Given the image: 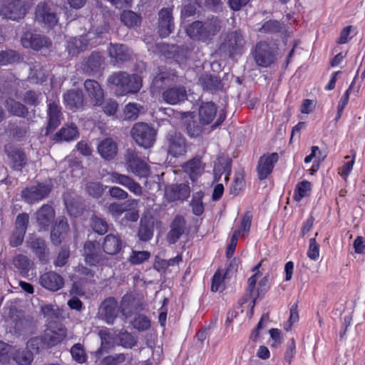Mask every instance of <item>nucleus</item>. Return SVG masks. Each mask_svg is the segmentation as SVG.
<instances>
[{"mask_svg": "<svg viewBox=\"0 0 365 365\" xmlns=\"http://www.w3.org/2000/svg\"><path fill=\"white\" fill-rule=\"evenodd\" d=\"M130 135L138 145L148 148L153 145L156 131L145 123H137L131 128Z\"/></svg>", "mask_w": 365, "mask_h": 365, "instance_id": "obj_1", "label": "nucleus"}, {"mask_svg": "<svg viewBox=\"0 0 365 365\" xmlns=\"http://www.w3.org/2000/svg\"><path fill=\"white\" fill-rule=\"evenodd\" d=\"M31 5V0H6L0 10L3 18L16 20L23 18Z\"/></svg>", "mask_w": 365, "mask_h": 365, "instance_id": "obj_2", "label": "nucleus"}, {"mask_svg": "<svg viewBox=\"0 0 365 365\" xmlns=\"http://www.w3.org/2000/svg\"><path fill=\"white\" fill-rule=\"evenodd\" d=\"M245 41L240 31H232L223 38L221 49L232 57L242 53Z\"/></svg>", "mask_w": 365, "mask_h": 365, "instance_id": "obj_3", "label": "nucleus"}, {"mask_svg": "<svg viewBox=\"0 0 365 365\" xmlns=\"http://www.w3.org/2000/svg\"><path fill=\"white\" fill-rule=\"evenodd\" d=\"M125 160L128 168L135 175L140 177L148 175V165L144 160L140 159L134 150L128 149L126 150Z\"/></svg>", "mask_w": 365, "mask_h": 365, "instance_id": "obj_4", "label": "nucleus"}, {"mask_svg": "<svg viewBox=\"0 0 365 365\" xmlns=\"http://www.w3.org/2000/svg\"><path fill=\"white\" fill-rule=\"evenodd\" d=\"M26 243L41 264H46L49 262L50 251L44 239L34 235L29 238Z\"/></svg>", "mask_w": 365, "mask_h": 365, "instance_id": "obj_5", "label": "nucleus"}, {"mask_svg": "<svg viewBox=\"0 0 365 365\" xmlns=\"http://www.w3.org/2000/svg\"><path fill=\"white\" fill-rule=\"evenodd\" d=\"M174 28L172 8H163L158 12V30L159 35L165 38L173 31Z\"/></svg>", "mask_w": 365, "mask_h": 365, "instance_id": "obj_6", "label": "nucleus"}, {"mask_svg": "<svg viewBox=\"0 0 365 365\" xmlns=\"http://www.w3.org/2000/svg\"><path fill=\"white\" fill-rule=\"evenodd\" d=\"M105 68V59L99 53L93 52L82 63L83 73L88 76L101 74Z\"/></svg>", "mask_w": 365, "mask_h": 365, "instance_id": "obj_7", "label": "nucleus"}, {"mask_svg": "<svg viewBox=\"0 0 365 365\" xmlns=\"http://www.w3.org/2000/svg\"><path fill=\"white\" fill-rule=\"evenodd\" d=\"M143 297L136 294H125L120 303V312L125 317H130L134 312L143 309Z\"/></svg>", "mask_w": 365, "mask_h": 365, "instance_id": "obj_8", "label": "nucleus"}, {"mask_svg": "<svg viewBox=\"0 0 365 365\" xmlns=\"http://www.w3.org/2000/svg\"><path fill=\"white\" fill-rule=\"evenodd\" d=\"M253 56L259 66L267 67L274 61V55L266 42H259L256 45Z\"/></svg>", "mask_w": 365, "mask_h": 365, "instance_id": "obj_9", "label": "nucleus"}, {"mask_svg": "<svg viewBox=\"0 0 365 365\" xmlns=\"http://www.w3.org/2000/svg\"><path fill=\"white\" fill-rule=\"evenodd\" d=\"M21 41L24 48H30L37 51L43 48H49L51 46V40L46 36L29 32L24 34Z\"/></svg>", "mask_w": 365, "mask_h": 365, "instance_id": "obj_10", "label": "nucleus"}, {"mask_svg": "<svg viewBox=\"0 0 365 365\" xmlns=\"http://www.w3.org/2000/svg\"><path fill=\"white\" fill-rule=\"evenodd\" d=\"M118 302L114 297L106 299L98 309L99 318L106 321L108 324L113 323L118 316Z\"/></svg>", "mask_w": 365, "mask_h": 365, "instance_id": "obj_11", "label": "nucleus"}, {"mask_svg": "<svg viewBox=\"0 0 365 365\" xmlns=\"http://www.w3.org/2000/svg\"><path fill=\"white\" fill-rule=\"evenodd\" d=\"M55 210L52 206L45 204L35 213L36 222L40 230H47L55 219Z\"/></svg>", "mask_w": 365, "mask_h": 365, "instance_id": "obj_12", "label": "nucleus"}, {"mask_svg": "<svg viewBox=\"0 0 365 365\" xmlns=\"http://www.w3.org/2000/svg\"><path fill=\"white\" fill-rule=\"evenodd\" d=\"M36 20L48 26H53L58 22V19L56 12L53 9L47 4H39L35 12Z\"/></svg>", "mask_w": 365, "mask_h": 365, "instance_id": "obj_13", "label": "nucleus"}, {"mask_svg": "<svg viewBox=\"0 0 365 365\" xmlns=\"http://www.w3.org/2000/svg\"><path fill=\"white\" fill-rule=\"evenodd\" d=\"M279 160V155L277 153L263 155L259 158L257 170L258 177L260 180H264L272 173L274 165Z\"/></svg>", "mask_w": 365, "mask_h": 365, "instance_id": "obj_14", "label": "nucleus"}, {"mask_svg": "<svg viewBox=\"0 0 365 365\" xmlns=\"http://www.w3.org/2000/svg\"><path fill=\"white\" fill-rule=\"evenodd\" d=\"M51 188L48 185L40 184L22 190L21 196L26 202L33 204L36 201L45 198L50 192Z\"/></svg>", "mask_w": 365, "mask_h": 365, "instance_id": "obj_15", "label": "nucleus"}, {"mask_svg": "<svg viewBox=\"0 0 365 365\" xmlns=\"http://www.w3.org/2000/svg\"><path fill=\"white\" fill-rule=\"evenodd\" d=\"M108 176L111 182L120 184L137 195L142 194V187L132 178L117 172H111L108 173Z\"/></svg>", "mask_w": 365, "mask_h": 365, "instance_id": "obj_16", "label": "nucleus"}, {"mask_svg": "<svg viewBox=\"0 0 365 365\" xmlns=\"http://www.w3.org/2000/svg\"><path fill=\"white\" fill-rule=\"evenodd\" d=\"M40 284L45 289L56 292L64 285L63 278L55 272H47L43 274L39 278Z\"/></svg>", "mask_w": 365, "mask_h": 365, "instance_id": "obj_17", "label": "nucleus"}, {"mask_svg": "<svg viewBox=\"0 0 365 365\" xmlns=\"http://www.w3.org/2000/svg\"><path fill=\"white\" fill-rule=\"evenodd\" d=\"M85 260L89 265H96L103 259L100 244L96 241H87L83 247Z\"/></svg>", "mask_w": 365, "mask_h": 365, "instance_id": "obj_18", "label": "nucleus"}, {"mask_svg": "<svg viewBox=\"0 0 365 365\" xmlns=\"http://www.w3.org/2000/svg\"><path fill=\"white\" fill-rule=\"evenodd\" d=\"M84 88L93 105L96 106H101L104 93L101 85L96 81L87 79L84 82Z\"/></svg>", "mask_w": 365, "mask_h": 365, "instance_id": "obj_19", "label": "nucleus"}, {"mask_svg": "<svg viewBox=\"0 0 365 365\" xmlns=\"http://www.w3.org/2000/svg\"><path fill=\"white\" fill-rule=\"evenodd\" d=\"M66 336V330L63 327H53L50 325L45 331L43 338L48 348L56 346Z\"/></svg>", "mask_w": 365, "mask_h": 365, "instance_id": "obj_20", "label": "nucleus"}, {"mask_svg": "<svg viewBox=\"0 0 365 365\" xmlns=\"http://www.w3.org/2000/svg\"><path fill=\"white\" fill-rule=\"evenodd\" d=\"M190 189L185 183L171 185L165 187V195L169 201L184 200L189 197Z\"/></svg>", "mask_w": 365, "mask_h": 365, "instance_id": "obj_21", "label": "nucleus"}, {"mask_svg": "<svg viewBox=\"0 0 365 365\" xmlns=\"http://www.w3.org/2000/svg\"><path fill=\"white\" fill-rule=\"evenodd\" d=\"M162 98L167 103L175 105L187 98V91L184 86H175L165 91Z\"/></svg>", "mask_w": 365, "mask_h": 365, "instance_id": "obj_22", "label": "nucleus"}, {"mask_svg": "<svg viewBox=\"0 0 365 365\" xmlns=\"http://www.w3.org/2000/svg\"><path fill=\"white\" fill-rule=\"evenodd\" d=\"M68 230V224L67 220L64 217H59L51 232V240L55 245L61 243L62 240L65 237Z\"/></svg>", "mask_w": 365, "mask_h": 365, "instance_id": "obj_23", "label": "nucleus"}, {"mask_svg": "<svg viewBox=\"0 0 365 365\" xmlns=\"http://www.w3.org/2000/svg\"><path fill=\"white\" fill-rule=\"evenodd\" d=\"M205 26L201 21H195L186 28V34L194 40L207 42L210 41Z\"/></svg>", "mask_w": 365, "mask_h": 365, "instance_id": "obj_24", "label": "nucleus"}, {"mask_svg": "<svg viewBox=\"0 0 365 365\" xmlns=\"http://www.w3.org/2000/svg\"><path fill=\"white\" fill-rule=\"evenodd\" d=\"M168 151L173 157L182 155L186 153L185 140L181 135L175 133L170 136Z\"/></svg>", "mask_w": 365, "mask_h": 365, "instance_id": "obj_25", "label": "nucleus"}, {"mask_svg": "<svg viewBox=\"0 0 365 365\" xmlns=\"http://www.w3.org/2000/svg\"><path fill=\"white\" fill-rule=\"evenodd\" d=\"M185 231V221L180 216H176L170 225V230L167 235L170 244H175Z\"/></svg>", "mask_w": 365, "mask_h": 365, "instance_id": "obj_26", "label": "nucleus"}, {"mask_svg": "<svg viewBox=\"0 0 365 365\" xmlns=\"http://www.w3.org/2000/svg\"><path fill=\"white\" fill-rule=\"evenodd\" d=\"M231 163L232 160L228 157L222 156L217 159L213 170L215 181H218L223 175H225V181H228L231 173Z\"/></svg>", "mask_w": 365, "mask_h": 365, "instance_id": "obj_27", "label": "nucleus"}, {"mask_svg": "<svg viewBox=\"0 0 365 365\" xmlns=\"http://www.w3.org/2000/svg\"><path fill=\"white\" fill-rule=\"evenodd\" d=\"M123 246V241L118 235H107L102 243L103 251L108 255H115L120 252Z\"/></svg>", "mask_w": 365, "mask_h": 365, "instance_id": "obj_28", "label": "nucleus"}, {"mask_svg": "<svg viewBox=\"0 0 365 365\" xmlns=\"http://www.w3.org/2000/svg\"><path fill=\"white\" fill-rule=\"evenodd\" d=\"M101 338V347L95 352L96 356L99 359L104 351H107L117 344L116 336H114L106 329H101L98 331Z\"/></svg>", "mask_w": 365, "mask_h": 365, "instance_id": "obj_29", "label": "nucleus"}, {"mask_svg": "<svg viewBox=\"0 0 365 365\" xmlns=\"http://www.w3.org/2000/svg\"><path fill=\"white\" fill-rule=\"evenodd\" d=\"M176 76L174 73L166 70L160 71L153 80L152 88L156 91L175 81Z\"/></svg>", "mask_w": 365, "mask_h": 365, "instance_id": "obj_30", "label": "nucleus"}, {"mask_svg": "<svg viewBox=\"0 0 365 365\" xmlns=\"http://www.w3.org/2000/svg\"><path fill=\"white\" fill-rule=\"evenodd\" d=\"M98 151L103 158L108 160H111L117 155V144L113 139L106 138L98 145Z\"/></svg>", "mask_w": 365, "mask_h": 365, "instance_id": "obj_31", "label": "nucleus"}, {"mask_svg": "<svg viewBox=\"0 0 365 365\" xmlns=\"http://www.w3.org/2000/svg\"><path fill=\"white\" fill-rule=\"evenodd\" d=\"M4 106L10 114L19 118H25L29 113V110L25 105L11 97L5 100Z\"/></svg>", "mask_w": 365, "mask_h": 365, "instance_id": "obj_32", "label": "nucleus"}, {"mask_svg": "<svg viewBox=\"0 0 365 365\" xmlns=\"http://www.w3.org/2000/svg\"><path fill=\"white\" fill-rule=\"evenodd\" d=\"M217 114V108L212 102L202 104L199 108L200 123L204 125L212 122Z\"/></svg>", "mask_w": 365, "mask_h": 365, "instance_id": "obj_33", "label": "nucleus"}, {"mask_svg": "<svg viewBox=\"0 0 365 365\" xmlns=\"http://www.w3.org/2000/svg\"><path fill=\"white\" fill-rule=\"evenodd\" d=\"M154 220L150 217L140 219L138 235L141 241H148L153 235Z\"/></svg>", "mask_w": 365, "mask_h": 365, "instance_id": "obj_34", "label": "nucleus"}, {"mask_svg": "<svg viewBox=\"0 0 365 365\" xmlns=\"http://www.w3.org/2000/svg\"><path fill=\"white\" fill-rule=\"evenodd\" d=\"M109 55L116 62H125L130 58L131 53L128 47L123 44L110 43Z\"/></svg>", "mask_w": 365, "mask_h": 365, "instance_id": "obj_35", "label": "nucleus"}, {"mask_svg": "<svg viewBox=\"0 0 365 365\" xmlns=\"http://www.w3.org/2000/svg\"><path fill=\"white\" fill-rule=\"evenodd\" d=\"M198 82L204 90L211 92L216 91L222 88L221 81L217 77L207 73L200 76Z\"/></svg>", "mask_w": 365, "mask_h": 365, "instance_id": "obj_36", "label": "nucleus"}, {"mask_svg": "<svg viewBox=\"0 0 365 365\" xmlns=\"http://www.w3.org/2000/svg\"><path fill=\"white\" fill-rule=\"evenodd\" d=\"M64 102L70 108H79L83 106V95L81 91L71 89L63 96Z\"/></svg>", "mask_w": 365, "mask_h": 365, "instance_id": "obj_37", "label": "nucleus"}, {"mask_svg": "<svg viewBox=\"0 0 365 365\" xmlns=\"http://www.w3.org/2000/svg\"><path fill=\"white\" fill-rule=\"evenodd\" d=\"M183 168L192 181L195 180L202 173L204 170L201 160L197 158L187 162Z\"/></svg>", "mask_w": 365, "mask_h": 365, "instance_id": "obj_38", "label": "nucleus"}, {"mask_svg": "<svg viewBox=\"0 0 365 365\" xmlns=\"http://www.w3.org/2000/svg\"><path fill=\"white\" fill-rule=\"evenodd\" d=\"M202 23L210 40L220 31L223 25L222 21L215 16L208 17Z\"/></svg>", "mask_w": 365, "mask_h": 365, "instance_id": "obj_39", "label": "nucleus"}, {"mask_svg": "<svg viewBox=\"0 0 365 365\" xmlns=\"http://www.w3.org/2000/svg\"><path fill=\"white\" fill-rule=\"evenodd\" d=\"M34 327L35 322L34 321L33 318L29 316L20 314L18 317V319H15L14 327L19 332H32Z\"/></svg>", "mask_w": 365, "mask_h": 365, "instance_id": "obj_40", "label": "nucleus"}, {"mask_svg": "<svg viewBox=\"0 0 365 365\" xmlns=\"http://www.w3.org/2000/svg\"><path fill=\"white\" fill-rule=\"evenodd\" d=\"M48 122L47 129L53 130L56 129L60 124L61 109L54 103L48 104Z\"/></svg>", "mask_w": 365, "mask_h": 365, "instance_id": "obj_41", "label": "nucleus"}, {"mask_svg": "<svg viewBox=\"0 0 365 365\" xmlns=\"http://www.w3.org/2000/svg\"><path fill=\"white\" fill-rule=\"evenodd\" d=\"M185 118H187L185 123L187 134L192 138L200 136L203 133L205 125L200 124V121L194 120L190 113H185Z\"/></svg>", "mask_w": 365, "mask_h": 365, "instance_id": "obj_42", "label": "nucleus"}, {"mask_svg": "<svg viewBox=\"0 0 365 365\" xmlns=\"http://www.w3.org/2000/svg\"><path fill=\"white\" fill-rule=\"evenodd\" d=\"M78 135V130L76 126L69 125L62 128L57 132L53 137V140L56 141L66 140L69 141L73 140Z\"/></svg>", "mask_w": 365, "mask_h": 365, "instance_id": "obj_43", "label": "nucleus"}, {"mask_svg": "<svg viewBox=\"0 0 365 365\" xmlns=\"http://www.w3.org/2000/svg\"><path fill=\"white\" fill-rule=\"evenodd\" d=\"M121 21L128 27L138 26L140 23V16L136 13L128 10L124 11L120 15Z\"/></svg>", "mask_w": 365, "mask_h": 365, "instance_id": "obj_44", "label": "nucleus"}, {"mask_svg": "<svg viewBox=\"0 0 365 365\" xmlns=\"http://www.w3.org/2000/svg\"><path fill=\"white\" fill-rule=\"evenodd\" d=\"M127 359L130 362L132 361L131 356L123 353L115 354L104 357L102 360V364L103 365H120Z\"/></svg>", "mask_w": 365, "mask_h": 365, "instance_id": "obj_45", "label": "nucleus"}, {"mask_svg": "<svg viewBox=\"0 0 365 365\" xmlns=\"http://www.w3.org/2000/svg\"><path fill=\"white\" fill-rule=\"evenodd\" d=\"M9 156L14 169L20 170L26 165V159L23 151L14 150L9 154Z\"/></svg>", "mask_w": 365, "mask_h": 365, "instance_id": "obj_46", "label": "nucleus"}, {"mask_svg": "<svg viewBox=\"0 0 365 365\" xmlns=\"http://www.w3.org/2000/svg\"><path fill=\"white\" fill-rule=\"evenodd\" d=\"M116 340L118 345L126 349H131L137 343L136 339L126 331H120L116 334Z\"/></svg>", "mask_w": 365, "mask_h": 365, "instance_id": "obj_47", "label": "nucleus"}, {"mask_svg": "<svg viewBox=\"0 0 365 365\" xmlns=\"http://www.w3.org/2000/svg\"><path fill=\"white\" fill-rule=\"evenodd\" d=\"M13 359L19 365H31L33 360V354L28 350H18L13 354Z\"/></svg>", "mask_w": 365, "mask_h": 365, "instance_id": "obj_48", "label": "nucleus"}, {"mask_svg": "<svg viewBox=\"0 0 365 365\" xmlns=\"http://www.w3.org/2000/svg\"><path fill=\"white\" fill-rule=\"evenodd\" d=\"M90 225L92 230L99 235H104L108 230V222L96 215H93L91 217Z\"/></svg>", "mask_w": 365, "mask_h": 365, "instance_id": "obj_49", "label": "nucleus"}, {"mask_svg": "<svg viewBox=\"0 0 365 365\" xmlns=\"http://www.w3.org/2000/svg\"><path fill=\"white\" fill-rule=\"evenodd\" d=\"M127 80V85L125 86L124 88L125 92L136 93L140 89L142 86V80L138 75L133 74L130 76L128 74Z\"/></svg>", "mask_w": 365, "mask_h": 365, "instance_id": "obj_50", "label": "nucleus"}, {"mask_svg": "<svg viewBox=\"0 0 365 365\" xmlns=\"http://www.w3.org/2000/svg\"><path fill=\"white\" fill-rule=\"evenodd\" d=\"M87 46V42L85 38L81 36L80 38H73L71 39L68 45L69 53L76 55L80 51L85 48Z\"/></svg>", "mask_w": 365, "mask_h": 365, "instance_id": "obj_51", "label": "nucleus"}, {"mask_svg": "<svg viewBox=\"0 0 365 365\" xmlns=\"http://www.w3.org/2000/svg\"><path fill=\"white\" fill-rule=\"evenodd\" d=\"M127 77L128 73L125 72L115 73L108 78V83L120 87L124 90L125 86L127 85Z\"/></svg>", "mask_w": 365, "mask_h": 365, "instance_id": "obj_52", "label": "nucleus"}, {"mask_svg": "<svg viewBox=\"0 0 365 365\" xmlns=\"http://www.w3.org/2000/svg\"><path fill=\"white\" fill-rule=\"evenodd\" d=\"M45 342L43 336L34 337L27 342V347L31 349L30 351H36L38 353L42 349H48Z\"/></svg>", "mask_w": 365, "mask_h": 365, "instance_id": "obj_53", "label": "nucleus"}, {"mask_svg": "<svg viewBox=\"0 0 365 365\" xmlns=\"http://www.w3.org/2000/svg\"><path fill=\"white\" fill-rule=\"evenodd\" d=\"M73 359L78 363H83L86 360V354L81 344H74L71 349Z\"/></svg>", "mask_w": 365, "mask_h": 365, "instance_id": "obj_54", "label": "nucleus"}, {"mask_svg": "<svg viewBox=\"0 0 365 365\" xmlns=\"http://www.w3.org/2000/svg\"><path fill=\"white\" fill-rule=\"evenodd\" d=\"M150 257V254L147 251H132L128 260L133 264H138L148 259Z\"/></svg>", "mask_w": 365, "mask_h": 365, "instance_id": "obj_55", "label": "nucleus"}, {"mask_svg": "<svg viewBox=\"0 0 365 365\" xmlns=\"http://www.w3.org/2000/svg\"><path fill=\"white\" fill-rule=\"evenodd\" d=\"M18 58V56L14 51L9 50L0 52V65L1 66L13 63Z\"/></svg>", "mask_w": 365, "mask_h": 365, "instance_id": "obj_56", "label": "nucleus"}, {"mask_svg": "<svg viewBox=\"0 0 365 365\" xmlns=\"http://www.w3.org/2000/svg\"><path fill=\"white\" fill-rule=\"evenodd\" d=\"M245 185L244 175L239 173L236 174L233 183L230 187V193L237 195L242 190Z\"/></svg>", "mask_w": 365, "mask_h": 365, "instance_id": "obj_57", "label": "nucleus"}, {"mask_svg": "<svg viewBox=\"0 0 365 365\" xmlns=\"http://www.w3.org/2000/svg\"><path fill=\"white\" fill-rule=\"evenodd\" d=\"M86 189L88 193L94 197H101L103 192V185L98 182H88Z\"/></svg>", "mask_w": 365, "mask_h": 365, "instance_id": "obj_58", "label": "nucleus"}, {"mask_svg": "<svg viewBox=\"0 0 365 365\" xmlns=\"http://www.w3.org/2000/svg\"><path fill=\"white\" fill-rule=\"evenodd\" d=\"M14 264L19 269L28 271L31 267V261L27 256L19 255L14 259Z\"/></svg>", "mask_w": 365, "mask_h": 365, "instance_id": "obj_59", "label": "nucleus"}, {"mask_svg": "<svg viewBox=\"0 0 365 365\" xmlns=\"http://www.w3.org/2000/svg\"><path fill=\"white\" fill-rule=\"evenodd\" d=\"M142 106L137 103L128 104L124 110L125 116L127 119L135 120L138 118L140 109Z\"/></svg>", "mask_w": 365, "mask_h": 365, "instance_id": "obj_60", "label": "nucleus"}, {"mask_svg": "<svg viewBox=\"0 0 365 365\" xmlns=\"http://www.w3.org/2000/svg\"><path fill=\"white\" fill-rule=\"evenodd\" d=\"M29 216L28 214H19L16 219L14 230L26 232L29 225Z\"/></svg>", "mask_w": 365, "mask_h": 365, "instance_id": "obj_61", "label": "nucleus"}, {"mask_svg": "<svg viewBox=\"0 0 365 365\" xmlns=\"http://www.w3.org/2000/svg\"><path fill=\"white\" fill-rule=\"evenodd\" d=\"M133 327L140 331L147 330L150 327V320L144 315H138L133 322Z\"/></svg>", "mask_w": 365, "mask_h": 365, "instance_id": "obj_62", "label": "nucleus"}, {"mask_svg": "<svg viewBox=\"0 0 365 365\" xmlns=\"http://www.w3.org/2000/svg\"><path fill=\"white\" fill-rule=\"evenodd\" d=\"M281 24L275 20H270L265 22L260 29L262 33H277L281 30Z\"/></svg>", "mask_w": 365, "mask_h": 365, "instance_id": "obj_63", "label": "nucleus"}, {"mask_svg": "<svg viewBox=\"0 0 365 365\" xmlns=\"http://www.w3.org/2000/svg\"><path fill=\"white\" fill-rule=\"evenodd\" d=\"M311 189V183L308 181H302L297 185L298 194L294 195V200L297 201L301 200V199L307 195V192Z\"/></svg>", "mask_w": 365, "mask_h": 365, "instance_id": "obj_64", "label": "nucleus"}]
</instances>
